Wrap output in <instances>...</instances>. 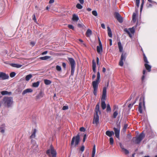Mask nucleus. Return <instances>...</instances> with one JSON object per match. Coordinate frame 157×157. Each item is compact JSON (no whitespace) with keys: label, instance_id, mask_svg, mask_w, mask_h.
Listing matches in <instances>:
<instances>
[{"label":"nucleus","instance_id":"obj_34","mask_svg":"<svg viewBox=\"0 0 157 157\" xmlns=\"http://www.w3.org/2000/svg\"><path fill=\"white\" fill-rule=\"evenodd\" d=\"M95 153V145H94L92 152V157H94Z\"/></svg>","mask_w":157,"mask_h":157},{"label":"nucleus","instance_id":"obj_32","mask_svg":"<svg viewBox=\"0 0 157 157\" xmlns=\"http://www.w3.org/2000/svg\"><path fill=\"white\" fill-rule=\"evenodd\" d=\"M40 82L37 81L36 82H34L33 83L32 86L34 87H36L38 86L39 85Z\"/></svg>","mask_w":157,"mask_h":157},{"label":"nucleus","instance_id":"obj_3","mask_svg":"<svg viewBox=\"0 0 157 157\" xmlns=\"http://www.w3.org/2000/svg\"><path fill=\"white\" fill-rule=\"evenodd\" d=\"M2 101L4 106L8 107H11L13 103V98L11 97L3 98Z\"/></svg>","mask_w":157,"mask_h":157},{"label":"nucleus","instance_id":"obj_64","mask_svg":"<svg viewBox=\"0 0 157 157\" xmlns=\"http://www.w3.org/2000/svg\"><path fill=\"white\" fill-rule=\"evenodd\" d=\"M113 109H114V110H115L116 109H117L118 108V107L117 106H116V105H114V106H113Z\"/></svg>","mask_w":157,"mask_h":157},{"label":"nucleus","instance_id":"obj_61","mask_svg":"<svg viewBox=\"0 0 157 157\" xmlns=\"http://www.w3.org/2000/svg\"><path fill=\"white\" fill-rule=\"evenodd\" d=\"M97 63L98 65H99V58L98 57L97 58Z\"/></svg>","mask_w":157,"mask_h":157},{"label":"nucleus","instance_id":"obj_19","mask_svg":"<svg viewBox=\"0 0 157 157\" xmlns=\"http://www.w3.org/2000/svg\"><path fill=\"white\" fill-rule=\"evenodd\" d=\"M32 92L33 90L31 89H27L24 90L22 94L23 95L28 93H30Z\"/></svg>","mask_w":157,"mask_h":157},{"label":"nucleus","instance_id":"obj_45","mask_svg":"<svg viewBox=\"0 0 157 157\" xmlns=\"http://www.w3.org/2000/svg\"><path fill=\"white\" fill-rule=\"evenodd\" d=\"M140 0H136V5L137 7H139L140 5Z\"/></svg>","mask_w":157,"mask_h":157},{"label":"nucleus","instance_id":"obj_16","mask_svg":"<svg viewBox=\"0 0 157 157\" xmlns=\"http://www.w3.org/2000/svg\"><path fill=\"white\" fill-rule=\"evenodd\" d=\"M99 106L100 104L99 102L97 104L95 108V114H98V113H99L100 114L101 112L99 110Z\"/></svg>","mask_w":157,"mask_h":157},{"label":"nucleus","instance_id":"obj_51","mask_svg":"<svg viewBox=\"0 0 157 157\" xmlns=\"http://www.w3.org/2000/svg\"><path fill=\"white\" fill-rule=\"evenodd\" d=\"M33 20H34L35 22H36V18L35 15L34 14L33 15Z\"/></svg>","mask_w":157,"mask_h":157},{"label":"nucleus","instance_id":"obj_47","mask_svg":"<svg viewBox=\"0 0 157 157\" xmlns=\"http://www.w3.org/2000/svg\"><path fill=\"white\" fill-rule=\"evenodd\" d=\"M68 27L70 29H71L73 30H74V27L72 25H68Z\"/></svg>","mask_w":157,"mask_h":157},{"label":"nucleus","instance_id":"obj_55","mask_svg":"<svg viewBox=\"0 0 157 157\" xmlns=\"http://www.w3.org/2000/svg\"><path fill=\"white\" fill-rule=\"evenodd\" d=\"M84 146H82L81 148H80V150L82 151H83L84 150Z\"/></svg>","mask_w":157,"mask_h":157},{"label":"nucleus","instance_id":"obj_52","mask_svg":"<svg viewBox=\"0 0 157 157\" xmlns=\"http://www.w3.org/2000/svg\"><path fill=\"white\" fill-rule=\"evenodd\" d=\"M147 8H150V7H151L152 6V5L151 4L147 3Z\"/></svg>","mask_w":157,"mask_h":157},{"label":"nucleus","instance_id":"obj_53","mask_svg":"<svg viewBox=\"0 0 157 157\" xmlns=\"http://www.w3.org/2000/svg\"><path fill=\"white\" fill-rule=\"evenodd\" d=\"M35 134L33 133L32 135L30 136V138H35Z\"/></svg>","mask_w":157,"mask_h":157},{"label":"nucleus","instance_id":"obj_41","mask_svg":"<svg viewBox=\"0 0 157 157\" xmlns=\"http://www.w3.org/2000/svg\"><path fill=\"white\" fill-rule=\"evenodd\" d=\"M76 7L78 9H81L82 8V6L80 4L78 3L76 5Z\"/></svg>","mask_w":157,"mask_h":157},{"label":"nucleus","instance_id":"obj_63","mask_svg":"<svg viewBox=\"0 0 157 157\" xmlns=\"http://www.w3.org/2000/svg\"><path fill=\"white\" fill-rule=\"evenodd\" d=\"M144 78H145V76H144V75H143V76H142V78H141L142 80V81H144Z\"/></svg>","mask_w":157,"mask_h":157},{"label":"nucleus","instance_id":"obj_13","mask_svg":"<svg viewBox=\"0 0 157 157\" xmlns=\"http://www.w3.org/2000/svg\"><path fill=\"white\" fill-rule=\"evenodd\" d=\"M99 117L98 114H95L93 120V123L97 125L99 123Z\"/></svg>","mask_w":157,"mask_h":157},{"label":"nucleus","instance_id":"obj_31","mask_svg":"<svg viewBox=\"0 0 157 157\" xmlns=\"http://www.w3.org/2000/svg\"><path fill=\"white\" fill-rule=\"evenodd\" d=\"M50 57V56H46L44 57H40V59L42 60H46L49 59Z\"/></svg>","mask_w":157,"mask_h":157},{"label":"nucleus","instance_id":"obj_39","mask_svg":"<svg viewBox=\"0 0 157 157\" xmlns=\"http://www.w3.org/2000/svg\"><path fill=\"white\" fill-rule=\"evenodd\" d=\"M144 0H142V3L140 6V12H141L143 8V7L144 4Z\"/></svg>","mask_w":157,"mask_h":157},{"label":"nucleus","instance_id":"obj_14","mask_svg":"<svg viewBox=\"0 0 157 157\" xmlns=\"http://www.w3.org/2000/svg\"><path fill=\"white\" fill-rule=\"evenodd\" d=\"M120 145L121 147V148L122 150L121 151L122 152L124 153L125 154H128V150H127L126 148H125L126 147L125 146H124L125 145L124 144H122L121 143H120Z\"/></svg>","mask_w":157,"mask_h":157},{"label":"nucleus","instance_id":"obj_24","mask_svg":"<svg viewBox=\"0 0 157 157\" xmlns=\"http://www.w3.org/2000/svg\"><path fill=\"white\" fill-rule=\"evenodd\" d=\"M107 28L108 29V33L109 36L110 37H112V35L110 28L109 26H108L107 27Z\"/></svg>","mask_w":157,"mask_h":157},{"label":"nucleus","instance_id":"obj_48","mask_svg":"<svg viewBox=\"0 0 157 157\" xmlns=\"http://www.w3.org/2000/svg\"><path fill=\"white\" fill-rule=\"evenodd\" d=\"M68 108V107L67 106H64L62 108V109L63 110H65L67 109Z\"/></svg>","mask_w":157,"mask_h":157},{"label":"nucleus","instance_id":"obj_4","mask_svg":"<svg viewBox=\"0 0 157 157\" xmlns=\"http://www.w3.org/2000/svg\"><path fill=\"white\" fill-rule=\"evenodd\" d=\"M145 136L143 132H142L140 134L136 137H133L132 140L133 143L138 144L140 143L141 141L144 138Z\"/></svg>","mask_w":157,"mask_h":157},{"label":"nucleus","instance_id":"obj_27","mask_svg":"<svg viewBox=\"0 0 157 157\" xmlns=\"http://www.w3.org/2000/svg\"><path fill=\"white\" fill-rule=\"evenodd\" d=\"M92 34V31L90 29H88L86 33V35L87 37H89Z\"/></svg>","mask_w":157,"mask_h":157},{"label":"nucleus","instance_id":"obj_22","mask_svg":"<svg viewBox=\"0 0 157 157\" xmlns=\"http://www.w3.org/2000/svg\"><path fill=\"white\" fill-rule=\"evenodd\" d=\"M106 134L109 137H111L112 136L114 135V133L113 131H107L105 132Z\"/></svg>","mask_w":157,"mask_h":157},{"label":"nucleus","instance_id":"obj_57","mask_svg":"<svg viewBox=\"0 0 157 157\" xmlns=\"http://www.w3.org/2000/svg\"><path fill=\"white\" fill-rule=\"evenodd\" d=\"M101 26L103 29H105V25L104 24H103V23L101 24Z\"/></svg>","mask_w":157,"mask_h":157},{"label":"nucleus","instance_id":"obj_17","mask_svg":"<svg viewBox=\"0 0 157 157\" xmlns=\"http://www.w3.org/2000/svg\"><path fill=\"white\" fill-rule=\"evenodd\" d=\"M138 19L137 13H134L132 16V21L133 22H135Z\"/></svg>","mask_w":157,"mask_h":157},{"label":"nucleus","instance_id":"obj_15","mask_svg":"<svg viewBox=\"0 0 157 157\" xmlns=\"http://www.w3.org/2000/svg\"><path fill=\"white\" fill-rule=\"evenodd\" d=\"M113 130L114 131L115 136L118 138L119 137L120 129L114 128Z\"/></svg>","mask_w":157,"mask_h":157},{"label":"nucleus","instance_id":"obj_62","mask_svg":"<svg viewBox=\"0 0 157 157\" xmlns=\"http://www.w3.org/2000/svg\"><path fill=\"white\" fill-rule=\"evenodd\" d=\"M109 41L110 42L109 44L110 46L112 45V40L111 39H109Z\"/></svg>","mask_w":157,"mask_h":157},{"label":"nucleus","instance_id":"obj_58","mask_svg":"<svg viewBox=\"0 0 157 157\" xmlns=\"http://www.w3.org/2000/svg\"><path fill=\"white\" fill-rule=\"evenodd\" d=\"M79 2L81 4H83L84 3V0H78Z\"/></svg>","mask_w":157,"mask_h":157},{"label":"nucleus","instance_id":"obj_38","mask_svg":"<svg viewBox=\"0 0 157 157\" xmlns=\"http://www.w3.org/2000/svg\"><path fill=\"white\" fill-rule=\"evenodd\" d=\"M127 126H128V125L127 124H124V126L123 127V129L122 130V132H123L125 133V132L126 129H127Z\"/></svg>","mask_w":157,"mask_h":157},{"label":"nucleus","instance_id":"obj_33","mask_svg":"<svg viewBox=\"0 0 157 157\" xmlns=\"http://www.w3.org/2000/svg\"><path fill=\"white\" fill-rule=\"evenodd\" d=\"M32 77V75L31 74H29L25 77V80L26 81H29Z\"/></svg>","mask_w":157,"mask_h":157},{"label":"nucleus","instance_id":"obj_35","mask_svg":"<svg viewBox=\"0 0 157 157\" xmlns=\"http://www.w3.org/2000/svg\"><path fill=\"white\" fill-rule=\"evenodd\" d=\"M44 81V83L47 85H49L51 83V82L49 80L45 79Z\"/></svg>","mask_w":157,"mask_h":157},{"label":"nucleus","instance_id":"obj_18","mask_svg":"<svg viewBox=\"0 0 157 157\" xmlns=\"http://www.w3.org/2000/svg\"><path fill=\"white\" fill-rule=\"evenodd\" d=\"M148 63H145L144 64V66L147 71L149 72L151 71V66L149 65Z\"/></svg>","mask_w":157,"mask_h":157},{"label":"nucleus","instance_id":"obj_2","mask_svg":"<svg viewBox=\"0 0 157 157\" xmlns=\"http://www.w3.org/2000/svg\"><path fill=\"white\" fill-rule=\"evenodd\" d=\"M107 88L106 87H104L103 88L102 95L101 98V105L103 110H104L107 106L105 102L106 98Z\"/></svg>","mask_w":157,"mask_h":157},{"label":"nucleus","instance_id":"obj_30","mask_svg":"<svg viewBox=\"0 0 157 157\" xmlns=\"http://www.w3.org/2000/svg\"><path fill=\"white\" fill-rule=\"evenodd\" d=\"M106 111L107 112H111V109L109 104H107L106 106Z\"/></svg>","mask_w":157,"mask_h":157},{"label":"nucleus","instance_id":"obj_10","mask_svg":"<svg viewBox=\"0 0 157 157\" xmlns=\"http://www.w3.org/2000/svg\"><path fill=\"white\" fill-rule=\"evenodd\" d=\"M126 58V54L122 53L120 60L119 65L121 66H122L123 65V61H125Z\"/></svg>","mask_w":157,"mask_h":157},{"label":"nucleus","instance_id":"obj_37","mask_svg":"<svg viewBox=\"0 0 157 157\" xmlns=\"http://www.w3.org/2000/svg\"><path fill=\"white\" fill-rule=\"evenodd\" d=\"M118 115V112L117 110L115 111L113 113L112 117L114 118H116L117 116Z\"/></svg>","mask_w":157,"mask_h":157},{"label":"nucleus","instance_id":"obj_20","mask_svg":"<svg viewBox=\"0 0 157 157\" xmlns=\"http://www.w3.org/2000/svg\"><path fill=\"white\" fill-rule=\"evenodd\" d=\"M117 44L120 52H122L123 51V48L121 42L120 41H119L118 42Z\"/></svg>","mask_w":157,"mask_h":157},{"label":"nucleus","instance_id":"obj_26","mask_svg":"<svg viewBox=\"0 0 157 157\" xmlns=\"http://www.w3.org/2000/svg\"><path fill=\"white\" fill-rule=\"evenodd\" d=\"M43 94L42 92L41 91L40 92L39 94L36 96V99H38L40 98L43 97Z\"/></svg>","mask_w":157,"mask_h":157},{"label":"nucleus","instance_id":"obj_56","mask_svg":"<svg viewBox=\"0 0 157 157\" xmlns=\"http://www.w3.org/2000/svg\"><path fill=\"white\" fill-rule=\"evenodd\" d=\"M62 66L64 68H65L66 67V64L64 62L62 63Z\"/></svg>","mask_w":157,"mask_h":157},{"label":"nucleus","instance_id":"obj_44","mask_svg":"<svg viewBox=\"0 0 157 157\" xmlns=\"http://www.w3.org/2000/svg\"><path fill=\"white\" fill-rule=\"evenodd\" d=\"M109 143L110 144L112 145L113 143V139L112 137L109 138Z\"/></svg>","mask_w":157,"mask_h":157},{"label":"nucleus","instance_id":"obj_50","mask_svg":"<svg viewBox=\"0 0 157 157\" xmlns=\"http://www.w3.org/2000/svg\"><path fill=\"white\" fill-rule=\"evenodd\" d=\"M148 1L150 2V3H151L152 4H156V2H154V1H152V0H147Z\"/></svg>","mask_w":157,"mask_h":157},{"label":"nucleus","instance_id":"obj_8","mask_svg":"<svg viewBox=\"0 0 157 157\" xmlns=\"http://www.w3.org/2000/svg\"><path fill=\"white\" fill-rule=\"evenodd\" d=\"M145 107V101L144 99H142L140 98L139 100V103L138 108V111L140 113H142L143 107Z\"/></svg>","mask_w":157,"mask_h":157},{"label":"nucleus","instance_id":"obj_5","mask_svg":"<svg viewBox=\"0 0 157 157\" xmlns=\"http://www.w3.org/2000/svg\"><path fill=\"white\" fill-rule=\"evenodd\" d=\"M46 154L49 157H56V152L52 145H51L50 148L47 150Z\"/></svg>","mask_w":157,"mask_h":157},{"label":"nucleus","instance_id":"obj_40","mask_svg":"<svg viewBox=\"0 0 157 157\" xmlns=\"http://www.w3.org/2000/svg\"><path fill=\"white\" fill-rule=\"evenodd\" d=\"M136 99L132 103L129 104L128 105V108H131L133 105L136 103Z\"/></svg>","mask_w":157,"mask_h":157},{"label":"nucleus","instance_id":"obj_12","mask_svg":"<svg viewBox=\"0 0 157 157\" xmlns=\"http://www.w3.org/2000/svg\"><path fill=\"white\" fill-rule=\"evenodd\" d=\"M9 78V76L8 75H6L5 73L0 72V80H5L8 79Z\"/></svg>","mask_w":157,"mask_h":157},{"label":"nucleus","instance_id":"obj_59","mask_svg":"<svg viewBox=\"0 0 157 157\" xmlns=\"http://www.w3.org/2000/svg\"><path fill=\"white\" fill-rule=\"evenodd\" d=\"M54 2V0H50L49 3L50 4H51V3H53Z\"/></svg>","mask_w":157,"mask_h":157},{"label":"nucleus","instance_id":"obj_60","mask_svg":"<svg viewBox=\"0 0 157 157\" xmlns=\"http://www.w3.org/2000/svg\"><path fill=\"white\" fill-rule=\"evenodd\" d=\"M47 52H48V51H45L44 52H42V55H44L46 54L47 53Z\"/></svg>","mask_w":157,"mask_h":157},{"label":"nucleus","instance_id":"obj_46","mask_svg":"<svg viewBox=\"0 0 157 157\" xmlns=\"http://www.w3.org/2000/svg\"><path fill=\"white\" fill-rule=\"evenodd\" d=\"M92 14L95 16H97L98 15L97 12L95 10H94L92 11Z\"/></svg>","mask_w":157,"mask_h":157},{"label":"nucleus","instance_id":"obj_25","mask_svg":"<svg viewBox=\"0 0 157 157\" xmlns=\"http://www.w3.org/2000/svg\"><path fill=\"white\" fill-rule=\"evenodd\" d=\"M72 19L74 21H77L79 20V18L77 15L74 14L73 15Z\"/></svg>","mask_w":157,"mask_h":157},{"label":"nucleus","instance_id":"obj_54","mask_svg":"<svg viewBox=\"0 0 157 157\" xmlns=\"http://www.w3.org/2000/svg\"><path fill=\"white\" fill-rule=\"evenodd\" d=\"M86 135L84 134V135L83 138V142H84L85 141L86 139Z\"/></svg>","mask_w":157,"mask_h":157},{"label":"nucleus","instance_id":"obj_49","mask_svg":"<svg viewBox=\"0 0 157 157\" xmlns=\"http://www.w3.org/2000/svg\"><path fill=\"white\" fill-rule=\"evenodd\" d=\"M79 130L81 132H85V129L84 127H82L80 128Z\"/></svg>","mask_w":157,"mask_h":157},{"label":"nucleus","instance_id":"obj_9","mask_svg":"<svg viewBox=\"0 0 157 157\" xmlns=\"http://www.w3.org/2000/svg\"><path fill=\"white\" fill-rule=\"evenodd\" d=\"M137 25L132 27L131 28L128 29V35L131 39L132 38L133 36H134L135 32V29Z\"/></svg>","mask_w":157,"mask_h":157},{"label":"nucleus","instance_id":"obj_21","mask_svg":"<svg viewBox=\"0 0 157 157\" xmlns=\"http://www.w3.org/2000/svg\"><path fill=\"white\" fill-rule=\"evenodd\" d=\"M97 50L98 52L99 53L101 52H102V44L99 45V46H98L97 47Z\"/></svg>","mask_w":157,"mask_h":157},{"label":"nucleus","instance_id":"obj_1","mask_svg":"<svg viewBox=\"0 0 157 157\" xmlns=\"http://www.w3.org/2000/svg\"><path fill=\"white\" fill-rule=\"evenodd\" d=\"M100 74L99 71L97 72V78L95 81L92 82V86L94 89L93 93L95 96L97 95L98 85L100 82Z\"/></svg>","mask_w":157,"mask_h":157},{"label":"nucleus","instance_id":"obj_23","mask_svg":"<svg viewBox=\"0 0 157 157\" xmlns=\"http://www.w3.org/2000/svg\"><path fill=\"white\" fill-rule=\"evenodd\" d=\"M96 63L94 60L92 61V69L93 71L95 73L96 72Z\"/></svg>","mask_w":157,"mask_h":157},{"label":"nucleus","instance_id":"obj_42","mask_svg":"<svg viewBox=\"0 0 157 157\" xmlns=\"http://www.w3.org/2000/svg\"><path fill=\"white\" fill-rule=\"evenodd\" d=\"M56 70L59 71H61V68L60 66L57 65L56 67Z\"/></svg>","mask_w":157,"mask_h":157},{"label":"nucleus","instance_id":"obj_11","mask_svg":"<svg viewBox=\"0 0 157 157\" xmlns=\"http://www.w3.org/2000/svg\"><path fill=\"white\" fill-rule=\"evenodd\" d=\"M115 17L117 19V20L120 23H122L123 21V19L122 17L119 13L116 12L114 14Z\"/></svg>","mask_w":157,"mask_h":157},{"label":"nucleus","instance_id":"obj_7","mask_svg":"<svg viewBox=\"0 0 157 157\" xmlns=\"http://www.w3.org/2000/svg\"><path fill=\"white\" fill-rule=\"evenodd\" d=\"M80 141V135L79 134H78L76 136H74L71 140V147H72L74 144L75 142V145L76 146L77 145Z\"/></svg>","mask_w":157,"mask_h":157},{"label":"nucleus","instance_id":"obj_43","mask_svg":"<svg viewBox=\"0 0 157 157\" xmlns=\"http://www.w3.org/2000/svg\"><path fill=\"white\" fill-rule=\"evenodd\" d=\"M15 75H16L15 73L14 72H12L10 73V75L11 77L12 78V77H13L14 76H15Z\"/></svg>","mask_w":157,"mask_h":157},{"label":"nucleus","instance_id":"obj_6","mask_svg":"<svg viewBox=\"0 0 157 157\" xmlns=\"http://www.w3.org/2000/svg\"><path fill=\"white\" fill-rule=\"evenodd\" d=\"M70 64L71 66V75H73L75 71V62L73 59L71 58H68Z\"/></svg>","mask_w":157,"mask_h":157},{"label":"nucleus","instance_id":"obj_36","mask_svg":"<svg viewBox=\"0 0 157 157\" xmlns=\"http://www.w3.org/2000/svg\"><path fill=\"white\" fill-rule=\"evenodd\" d=\"M143 59L144 60L145 63H149V62L147 60V57H146V56L144 54H143Z\"/></svg>","mask_w":157,"mask_h":157},{"label":"nucleus","instance_id":"obj_29","mask_svg":"<svg viewBox=\"0 0 157 157\" xmlns=\"http://www.w3.org/2000/svg\"><path fill=\"white\" fill-rule=\"evenodd\" d=\"M11 65L13 67L17 68H20L22 66L21 65L16 63H12L11 64Z\"/></svg>","mask_w":157,"mask_h":157},{"label":"nucleus","instance_id":"obj_28","mask_svg":"<svg viewBox=\"0 0 157 157\" xmlns=\"http://www.w3.org/2000/svg\"><path fill=\"white\" fill-rule=\"evenodd\" d=\"M1 94L2 95H10L11 94V92H8L6 91H3L1 92Z\"/></svg>","mask_w":157,"mask_h":157}]
</instances>
